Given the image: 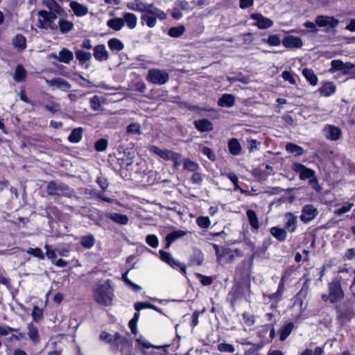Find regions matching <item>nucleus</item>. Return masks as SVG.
<instances>
[{
  "label": "nucleus",
  "instance_id": "1",
  "mask_svg": "<svg viewBox=\"0 0 355 355\" xmlns=\"http://www.w3.org/2000/svg\"><path fill=\"white\" fill-rule=\"evenodd\" d=\"M343 277H336L328 284V294L322 295V300L324 302H329L331 304L340 302L345 298V292L341 286V281Z\"/></svg>",
  "mask_w": 355,
  "mask_h": 355
},
{
  "label": "nucleus",
  "instance_id": "2",
  "mask_svg": "<svg viewBox=\"0 0 355 355\" xmlns=\"http://www.w3.org/2000/svg\"><path fill=\"white\" fill-rule=\"evenodd\" d=\"M94 297L96 302L102 306L112 305L114 293L108 282L98 285L94 290Z\"/></svg>",
  "mask_w": 355,
  "mask_h": 355
},
{
  "label": "nucleus",
  "instance_id": "3",
  "mask_svg": "<svg viewBox=\"0 0 355 355\" xmlns=\"http://www.w3.org/2000/svg\"><path fill=\"white\" fill-rule=\"evenodd\" d=\"M146 78L153 84L164 85L168 80L169 76L165 70L151 69L148 71Z\"/></svg>",
  "mask_w": 355,
  "mask_h": 355
},
{
  "label": "nucleus",
  "instance_id": "4",
  "mask_svg": "<svg viewBox=\"0 0 355 355\" xmlns=\"http://www.w3.org/2000/svg\"><path fill=\"white\" fill-rule=\"evenodd\" d=\"M213 247L215 250L218 263H229L233 261L234 254L230 249L219 247L216 244H213Z\"/></svg>",
  "mask_w": 355,
  "mask_h": 355
},
{
  "label": "nucleus",
  "instance_id": "5",
  "mask_svg": "<svg viewBox=\"0 0 355 355\" xmlns=\"http://www.w3.org/2000/svg\"><path fill=\"white\" fill-rule=\"evenodd\" d=\"M354 67L355 65L352 62H343L340 60H334L331 62L329 72L333 73L336 71H341L343 74L348 75Z\"/></svg>",
  "mask_w": 355,
  "mask_h": 355
},
{
  "label": "nucleus",
  "instance_id": "6",
  "mask_svg": "<svg viewBox=\"0 0 355 355\" xmlns=\"http://www.w3.org/2000/svg\"><path fill=\"white\" fill-rule=\"evenodd\" d=\"M293 170L299 174L301 180H306L311 178L310 182H316L317 179L315 177V171L309 168L306 167L304 165L300 163H295L293 166Z\"/></svg>",
  "mask_w": 355,
  "mask_h": 355
},
{
  "label": "nucleus",
  "instance_id": "7",
  "mask_svg": "<svg viewBox=\"0 0 355 355\" xmlns=\"http://www.w3.org/2000/svg\"><path fill=\"white\" fill-rule=\"evenodd\" d=\"M44 79L48 86L53 89H58L63 92H69L71 87L69 83L60 77H55L50 80L45 78Z\"/></svg>",
  "mask_w": 355,
  "mask_h": 355
},
{
  "label": "nucleus",
  "instance_id": "8",
  "mask_svg": "<svg viewBox=\"0 0 355 355\" xmlns=\"http://www.w3.org/2000/svg\"><path fill=\"white\" fill-rule=\"evenodd\" d=\"M315 23L320 28L329 29L336 27L339 24V21L332 16L318 15L315 18Z\"/></svg>",
  "mask_w": 355,
  "mask_h": 355
},
{
  "label": "nucleus",
  "instance_id": "9",
  "mask_svg": "<svg viewBox=\"0 0 355 355\" xmlns=\"http://www.w3.org/2000/svg\"><path fill=\"white\" fill-rule=\"evenodd\" d=\"M111 347L113 350L120 349V351L123 353L125 349L130 348V344L128 340L119 333H115L112 343H111Z\"/></svg>",
  "mask_w": 355,
  "mask_h": 355
},
{
  "label": "nucleus",
  "instance_id": "10",
  "mask_svg": "<svg viewBox=\"0 0 355 355\" xmlns=\"http://www.w3.org/2000/svg\"><path fill=\"white\" fill-rule=\"evenodd\" d=\"M250 18L255 21L254 25L259 29H266L273 25V21L262 15L260 13H254L250 15Z\"/></svg>",
  "mask_w": 355,
  "mask_h": 355
},
{
  "label": "nucleus",
  "instance_id": "11",
  "mask_svg": "<svg viewBox=\"0 0 355 355\" xmlns=\"http://www.w3.org/2000/svg\"><path fill=\"white\" fill-rule=\"evenodd\" d=\"M323 132L325 137L331 141L338 140L342 135L341 130L333 125H327L323 129Z\"/></svg>",
  "mask_w": 355,
  "mask_h": 355
},
{
  "label": "nucleus",
  "instance_id": "12",
  "mask_svg": "<svg viewBox=\"0 0 355 355\" xmlns=\"http://www.w3.org/2000/svg\"><path fill=\"white\" fill-rule=\"evenodd\" d=\"M37 26L40 28H50L51 30H56V24H51L48 17V11L40 10L38 12V20Z\"/></svg>",
  "mask_w": 355,
  "mask_h": 355
},
{
  "label": "nucleus",
  "instance_id": "13",
  "mask_svg": "<svg viewBox=\"0 0 355 355\" xmlns=\"http://www.w3.org/2000/svg\"><path fill=\"white\" fill-rule=\"evenodd\" d=\"M282 44L287 49H300L302 46L303 42L299 37L287 35L283 38Z\"/></svg>",
  "mask_w": 355,
  "mask_h": 355
},
{
  "label": "nucleus",
  "instance_id": "14",
  "mask_svg": "<svg viewBox=\"0 0 355 355\" xmlns=\"http://www.w3.org/2000/svg\"><path fill=\"white\" fill-rule=\"evenodd\" d=\"M159 254L160 258L162 261L166 262L168 264H169L173 268L179 267L180 268V271L182 272V273H186V267L179 261L175 260L169 253L166 252L163 250H160Z\"/></svg>",
  "mask_w": 355,
  "mask_h": 355
},
{
  "label": "nucleus",
  "instance_id": "15",
  "mask_svg": "<svg viewBox=\"0 0 355 355\" xmlns=\"http://www.w3.org/2000/svg\"><path fill=\"white\" fill-rule=\"evenodd\" d=\"M318 212L317 209L311 205L303 207L300 218L303 221H310L315 218Z\"/></svg>",
  "mask_w": 355,
  "mask_h": 355
},
{
  "label": "nucleus",
  "instance_id": "16",
  "mask_svg": "<svg viewBox=\"0 0 355 355\" xmlns=\"http://www.w3.org/2000/svg\"><path fill=\"white\" fill-rule=\"evenodd\" d=\"M69 6L74 15L78 17H85L89 12L88 8L86 6L76 1H71Z\"/></svg>",
  "mask_w": 355,
  "mask_h": 355
},
{
  "label": "nucleus",
  "instance_id": "17",
  "mask_svg": "<svg viewBox=\"0 0 355 355\" xmlns=\"http://www.w3.org/2000/svg\"><path fill=\"white\" fill-rule=\"evenodd\" d=\"M148 150L150 153L159 156L160 158L164 160H169L173 159L172 155L174 153L172 150L168 149H162L156 146L152 145L148 147Z\"/></svg>",
  "mask_w": 355,
  "mask_h": 355
},
{
  "label": "nucleus",
  "instance_id": "18",
  "mask_svg": "<svg viewBox=\"0 0 355 355\" xmlns=\"http://www.w3.org/2000/svg\"><path fill=\"white\" fill-rule=\"evenodd\" d=\"M94 58L98 62H104L108 60L109 53L104 44H99L94 48Z\"/></svg>",
  "mask_w": 355,
  "mask_h": 355
},
{
  "label": "nucleus",
  "instance_id": "19",
  "mask_svg": "<svg viewBox=\"0 0 355 355\" xmlns=\"http://www.w3.org/2000/svg\"><path fill=\"white\" fill-rule=\"evenodd\" d=\"M74 28V24L73 21L64 19L60 18L58 24L57 25V29H58L60 34L66 35L71 32Z\"/></svg>",
  "mask_w": 355,
  "mask_h": 355
},
{
  "label": "nucleus",
  "instance_id": "20",
  "mask_svg": "<svg viewBox=\"0 0 355 355\" xmlns=\"http://www.w3.org/2000/svg\"><path fill=\"white\" fill-rule=\"evenodd\" d=\"M144 12L146 14L154 16L159 20H164L166 18V13L162 10L154 6L153 4H146Z\"/></svg>",
  "mask_w": 355,
  "mask_h": 355
},
{
  "label": "nucleus",
  "instance_id": "21",
  "mask_svg": "<svg viewBox=\"0 0 355 355\" xmlns=\"http://www.w3.org/2000/svg\"><path fill=\"white\" fill-rule=\"evenodd\" d=\"M336 85L331 82H324L322 84L318 91L321 96L328 97L336 92Z\"/></svg>",
  "mask_w": 355,
  "mask_h": 355
},
{
  "label": "nucleus",
  "instance_id": "22",
  "mask_svg": "<svg viewBox=\"0 0 355 355\" xmlns=\"http://www.w3.org/2000/svg\"><path fill=\"white\" fill-rule=\"evenodd\" d=\"M122 18L124 24H125L130 29H134L137 26L138 19L135 14L125 12L122 14Z\"/></svg>",
  "mask_w": 355,
  "mask_h": 355
},
{
  "label": "nucleus",
  "instance_id": "23",
  "mask_svg": "<svg viewBox=\"0 0 355 355\" xmlns=\"http://www.w3.org/2000/svg\"><path fill=\"white\" fill-rule=\"evenodd\" d=\"M59 62L69 64L73 59V53L68 49L63 48L58 53Z\"/></svg>",
  "mask_w": 355,
  "mask_h": 355
},
{
  "label": "nucleus",
  "instance_id": "24",
  "mask_svg": "<svg viewBox=\"0 0 355 355\" xmlns=\"http://www.w3.org/2000/svg\"><path fill=\"white\" fill-rule=\"evenodd\" d=\"M196 128L200 132H209L212 130V123L207 119H202L195 121L194 122Z\"/></svg>",
  "mask_w": 355,
  "mask_h": 355
},
{
  "label": "nucleus",
  "instance_id": "25",
  "mask_svg": "<svg viewBox=\"0 0 355 355\" xmlns=\"http://www.w3.org/2000/svg\"><path fill=\"white\" fill-rule=\"evenodd\" d=\"M107 26L116 31H119L124 26V20L122 17L112 18L107 21Z\"/></svg>",
  "mask_w": 355,
  "mask_h": 355
},
{
  "label": "nucleus",
  "instance_id": "26",
  "mask_svg": "<svg viewBox=\"0 0 355 355\" xmlns=\"http://www.w3.org/2000/svg\"><path fill=\"white\" fill-rule=\"evenodd\" d=\"M228 149L232 155H240L242 148L237 139H231L228 142Z\"/></svg>",
  "mask_w": 355,
  "mask_h": 355
},
{
  "label": "nucleus",
  "instance_id": "27",
  "mask_svg": "<svg viewBox=\"0 0 355 355\" xmlns=\"http://www.w3.org/2000/svg\"><path fill=\"white\" fill-rule=\"evenodd\" d=\"M146 3H143L141 0H134L133 1L128 2L126 7L133 11L144 12L146 9Z\"/></svg>",
  "mask_w": 355,
  "mask_h": 355
},
{
  "label": "nucleus",
  "instance_id": "28",
  "mask_svg": "<svg viewBox=\"0 0 355 355\" xmlns=\"http://www.w3.org/2000/svg\"><path fill=\"white\" fill-rule=\"evenodd\" d=\"M234 103V97L232 94H225L218 100V104L220 107H230Z\"/></svg>",
  "mask_w": 355,
  "mask_h": 355
},
{
  "label": "nucleus",
  "instance_id": "29",
  "mask_svg": "<svg viewBox=\"0 0 355 355\" xmlns=\"http://www.w3.org/2000/svg\"><path fill=\"white\" fill-rule=\"evenodd\" d=\"M108 47L112 51L119 52L124 49L123 43L117 38H111L107 42Z\"/></svg>",
  "mask_w": 355,
  "mask_h": 355
},
{
  "label": "nucleus",
  "instance_id": "30",
  "mask_svg": "<svg viewBox=\"0 0 355 355\" xmlns=\"http://www.w3.org/2000/svg\"><path fill=\"white\" fill-rule=\"evenodd\" d=\"M46 191L48 194L51 196H60L64 194L62 187L53 182H51L48 184Z\"/></svg>",
  "mask_w": 355,
  "mask_h": 355
},
{
  "label": "nucleus",
  "instance_id": "31",
  "mask_svg": "<svg viewBox=\"0 0 355 355\" xmlns=\"http://www.w3.org/2000/svg\"><path fill=\"white\" fill-rule=\"evenodd\" d=\"M336 312L339 315V317L344 319H350L355 315V309L350 307L349 309H342L340 306L336 307Z\"/></svg>",
  "mask_w": 355,
  "mask_h": 355
},
{
  "label": "nucleus",
  "instance_id": "32",
  "mask_svg": "<svg viewBox=\"0 0 355 355\" xmlns=\"http://www.w3.org/2000/svg\"><path fill=\"white\" fill-rule=\"evenodd\" d=\"M26 71L24 68V67L21 64H18L16 67L14 75H13V79L15 81L19 83L25 80L26 76Z\"/></svg>",
  "mask_w": 355,
  "mask_h": 355
},
{
  "label": "nucleus",
  "instance_id": "33",
  "mask_svg": "<svg viewBox=\"0 0 355 355\" xmlns=\"http://www.w3.org/2000/svg\"><path fill=\"white\" fill-rule=\"evenodd\" d=\"M75 55L76 59L81 65H83L86 62L89 61L92 58V53L83 50H77L75 52Z\"/></svg>",
  "mask_w": 355,
  "mask_h": 355
},
{
  "label": "nucleus",
  "instance_id": "34",
  "mask_svg": "<svg viewBox=\"0 0 355 355\" xmlns=\"http://www.w3.org/2000/svg\"><path fill=\"white\" fill-rule=\"evenodd\" d=\"M186 234V232L183 230H178L174 231L169 234H168L166 237V240L167 243L166 245V248H168L171 245V243L175 241L177 239L180 238Z\"/></svg>",
  "mask_w": 355,
  "mask_h": 355
},
{
  "label": "nucleus",
  "instance_id": "35",
  "mask_svg": "<svg viewBox=\"0 0 355 355\" xmlns=\"http://www.w3.org/2000/svg\"><path fill=\"white\" fill-rule=\"evenodd\" d=\"M157 19L154 16L145 13L141 17V23L146 24L149 28H153L157 24Z\"/></svg>",
  "mask_w": 355,
  "mask_h": 355
},
{
  "label": "nucleus",
  "instance_id": "36",
  "mask_svg": "<svg viewBox=\"0 0 355 355\" xmlns=\"http://www.w3.org/2000/svg\"><path fill=\"white\" fill-rule=\"evenodd\" d=\"M302 74L311 85L315 86L317 85L318 80L312 69L305 68L302 71Z\"/></svg>",
  "mask_w": 355,
  "mask_h": 355
},
{
  "label": "nucleus",
  "instance_id": "37",
  "mask_svg": "<svg viewBox=\"0 0 355 355\" xmlns=\"http://www.w3.org/2000/svg\"><path fill=\"white\" fill-rule=\"evenodd\" d=\"M270 233L274 237L280 241L286 239V231L284 229L274 227L270 229Z\"/></svg>",
  "mask_w": 355,
  "mask_h": 355
},
{
  "label": "nucleus",
  "instance_id": "38",
  "mask_svg": "<svg viewBox=\"0 0 355 355\" xmlns=\"http://www.w3.org/2000/svg\"><path fill=\"white\" fill-rule=\"evenodd\" d=\"M26 38L21 34L17 35L12 40V44L18 49L23 50L26 48Z\"/></svg>",
  "mask_w": 355,
  "mask_h": 355
},
{
  "label": "nucleus",
  "instance_id": "39",
  "mask_svg": "<svg viewBox=\"0 0 355 355\" xmlns=\"http://www.w3.org/2000/svg\"><path fill=\"white\" fill-rule=\"evenodd\" d=\"M185 32V27L183 25L171 27L168 31V34L171 37H179Z\"/></svg>",
  "mask_w": 355,
  "mask_h": 355
},
{
  "label": "nucleus",
  "instance_id": "40",
  "mask_svg": "<svg viewBox=\"0 0 355 355\" xmlns=\"http://www.w3.org/2000/svg\"><path fill=\"white\" fill-rule=\"evenodd\" d=\"M83 129L81 128H75L69 135L68 139L71 143H78L82 139Z\"/></svg>",
  "mask_w": 355,
  "mask_h": 355
},
{
  "label": "nucleus",
  "instance_id": "41",
  "mask_svg": "<svg viewBox=\"0 0 355 355\" xmlns=\"http://www.w3.org/2000/svg\"><path fill=\"white\" fill-rule=\"evenodd\" d=\"M263 42L267 43L270 46H279L282 40L278 35H270L267 39H263Z\"/></svg>",
  "mask_w": 355,
  "mask_h": 355
},
{
  "label": "nucleus",
  "instance_id": "42",
  "mask_svg": "<svg viewBox=\"0 0 355 355\" xmlns=\"http://www.w3.org/2000/svg\"><path fill=\"white\" fill-rule=\"evenodd\" d=\"M286 150L296 156L301 155L304 153V150L302 147L296 144L288 143L286 146Z\"/></svg>",
  "mask_w": 355,
  "mask_h": 355
},
{
  "label": "nucleus",
  "instance_id": "43",
  "mask_svg": "<svg viewBox=\"0 0 355 355\" xmlns=\"http://www.w3.org/2000/svg\"><path fill=\"white\" fill-rule=\"evenodd\" d=\"M43 4L51 11H55V12H62V8L58 4L55 0H44Z\"/></svg>",
  "mask_w": 355,
  "mask_h": 355
},
{
  "label": "nucleus",
  "instance_id": "44",
  "mask_svg": "<svg viewBox=\"0 0 355 355\" xmlns=\"http://www.w3.org/2000/svg\"><path fill=\"white\" fill-rule=\"evenodd\" d=\"M80 242L83 247L89 249L94 245V238L92 235L83 236L80 238Z\"/></svg>",
  "mask_w": 355,
  "mask_h": 355
},
{
  "label": "nucleus",
  "instance_id": "45",
  "mask_svg": "<svg viewBox=\"0 0 355 355\" xmlns=\"http://www.w3.org/2000/svg\"><path fill=\"white\" fill-rule=\"evenodd\" d=\"M293 327L294 325L293 323H288L284 328H282L280 331L279 339L282 341L285 340L292 332Z\"/></svg>",
  "mask_w": 355,
  "mask_h": 355
},
{
  "label": "nucleus",
  "instance_id": "46",
  "mask_svg": "<svg viewBox=\"0 0 355 355\" xmlns=\"http://www.w3.org/2000/svg\"><path fill=\"white\" fill-rule=\"evenodd\" d=\"M184 168L189 171H196L198 170L199 166L196 162L189 159H185L183 162Z\"/></svg>",
  "mask_w": 355,
  "mask_h": 355
},
{
  "label": "nucleus",
  "instance_id": "47",
  "mask_svg": "<svg viewBox=\"0 0 355 355\" xmlns=\"http://www.w3.org/2000/svg\"><path fill=\"white\" fill-rule=\"evenodd\" d=\"M28 335L29 338L35 343L38 341V331L33 325L28 326Z\"/></svg>",
  "mask_w": 355,
  "mask_h": 355
},
{
  "label": "nucleus",
  "instance_id": "48",
  "mask_svg": "<svg viewBox=\"0 0 355 355\" xmlns=\"http://www.w3.org/2000/svg\"><path fill=\"white\" fill-rule=\"evenodd\" d=\"M176 10H188L189 9V3L185 0H176L174 3Z\"/></svg>",
  "mask_w": 355,
  "mask_h": 355
},
{
  "label": "nucleus",
  "instance_id": "49",
  "mask_svg": "<svg viewBox=\"0 0 355 355\" xmlns=\"http://www.w3.org/2000/svg\"><path fill=\"white\" fill-rule=\"evenodd\" d=\"M26 252L28 254H31L33 257L39 258L40 259H44V254H43L42 250L39 248H30L27 250Z\"/></svg>",
  "mask_w": 355,
  "mask_h": 355
},
{
  "label": "nucleus",
  "instance_id": "50",
  "mask_svg": "<svg viewBox=\"0 0 355 355\" xmlns=\"http://www.w3.org/2000/svg\"><path fill=\"white\" fill-rule=\"evenodd\" d=\"M324 349L321 347H316L314 349H306L304 350L301 355H322Z\"/></svg>",
  "mask_w": 355,
  "mask_h": 355
},
{
  "label": "nucleus",
  "instance_id": "51",
  "mask_svg": "<svg viewBox=\"0 0 355 355\" xmlns=\"http://www.w3.org/2000/svg\"><path fill=\"white\" fill-rule=\"evenodd\" d=\"M353 203L347 202L341 208H339L334 211V214L337 216H340L343 214L348 212L353 207Z\"/></svg>",
  "mask_w": 355,
  "mask_h": 355
},
{
  "label": "nucleus",
  "instance_id": "52",
  "mask_svg": "<svg viewBox=\"0 0 355 355\" xmlns=\"http://www.w3.org/2000/svg\"><path fill=\"white\" fill-rule=\"evenodd\" d=\"M46 250V256L49 259H51V261L55 260L58 254L57 250H52L51 246L46 244L44 246Z\"/></svg>",
  "mask_w": 355,
  "mask_h": 355
},
{
  "label": "nucleus",
  "instance_id": "53",
  "mask_svg": "<svg viewBox=\"0 0 355 355\" xmlns=\"http://www.w3.org/2000/svg\"><path fill=\"white\" fill-rule=\"evenodd\" d=\"M195 257H193L192 261L193 263L200 266L204 260V255L201 250L195 251Z\"/></svg>",
  "mask_w": 355,
  "mask_h": 355
},
{
  "label": "nucleus",
  "instance_id": "54",
  "mask_svg": "<svg viewBox=\"0 0 355 355\" xmlns=\"http://www.w3.org/2000/svg\"><path fill=\"white\" fill-rule=\"evenodd\" d=\"M122 279L134 291H138L141 290V287L139 286L134 284L128 278V272H126L122 275Z\"/></svg>",
  "mask_w": 355,
  "mask_h": 355
},
{
  "label": "nucleus",
  "instance_id": "55",
  "mask_svg": "<svg viewBox=\"0 0 355 355\" xmlns=\"http://www.w3.org/2000/svg\"><path fill=\"white\" fill-rule=\"evenodd\" d=\"M127 132L130 134L139 135L140 125L139 123H131L127 127Z\"/></svg>",
  "mask_w": 355,
  "mask_h": 355
},
{
  "label": "nucleus",
  "instance_id": "56",
  "mask_svg": "<svg viewBox=\"0 0 355 355\" xmlns=\"http://www.w3.org/2000/svg\"><path fill=\"white\" fill-rule=\"evenodd\" d=\"M90 105L91 107L94 110H98L101 107V103L100 101V98L97 96H93L90 99Z\"/></svg>",
  "mask_w": 355,
  "mask_h": 355
},
{
  "label": "nucleus",
  "instance_id": "57",
  "mask_svg": "<svg viewBox=\"0 0 355 355\" xmlns=\"http://www.w3.org/2000/svg\"><path fill=\"white\" fill-rule=\"evenodd\" d=\"M218 349L220 352H227L230 353H232L234 352V347L231 344L227 343H220L218 346Z\"/></svg>",
  "mask_w": 355,
  "mask_h": 355
},
{
  "label": "nucleus",
  "instance_id": "58",
  "mask_svg": "<svg viewBox=\"0 0 355 355\" xmlns=\"http://www.w3.org/2000/svg\"><path fill=\"white\" fill-rule=\"evenodd\" d=\"M107 147V141L104 139H99L96 142L95 148L97 151H104Z\"/></svg>",
  "mask_w": 355,
  "mask_h": 355
},
{
  "label": "nucleus",
  "instance_id": "59",
  "mask_svg": "<svg viewBox=\"0 0 355 355\" xmlns=\"http://www.w3.org/2000/svg\"><path fill=\"white\" fill-rule=\"evenodd\" d=\"M17 329L11 328L6 325H0V336H4L8 335L12 332H17Z\"/></svg>",
  "mask_w": 355,
  "mask_h": 355
},
{
  "label": "nucleus",
  "instance_id": "60",
  "mask_svg": "<svg viewBox=\"0 0 355 355\" xmlns=\"http://www.w3.org/2000/svg\"><path fill=\"white\" fill-rule=\"evenodd\" d=\"M282 76L284 80L288 81L291 84H292V85L296 84V80L291 72L287 71H283Z\"/></svg>",
  "mask_w": 355,
  "mask_h": 355
},
{
  "label": "nucleus",
  "instance_id": "61",
  "mask_svg": "<svg viewBox=\"0 0 355 355\" xmlns=\"http://www.w3.org/2000/svg\"><path fill=\"white\" fill-rule=\"evenodd\" d=\"M146 242L153 248H156L158 245L157 238L153 234H150L146 236Z\"/></svg>",
  "mask_w": 355,
  "mask_h": 355
},
{
  "label": "nucleus",
  "instance_id": "62",
  "mask_svg": "<svg viewBox=\"0 0 355 355\" xmlns=\"http://www.w3.org/2000/svg\"><path fill=\"white\" fill-rule=\"evenodd\" d=\"M31 315L33 320H39L42 317V311L38 306H34Z\"/></svg>",
  "mask_w": 355,
  "mask_h": 355
},
{
  "label": "nucleus",
  "instance_id": "63",
  "mask_svg": "<svg viewBox=\"0 0 355 355\" xmlns=\"http://www.w3.org/2000/svg\"><path fill=\"white\" fill-rule=\"evenodd\" d=\"M247 142H248V148H249L250 151H253V150L257 149L258 146L260 145L259 141H258L256 139H248Z\"/></svg>",
  "mask_w": 355,
  "mask_h": 355
},
{
  "label": "nucleus",
  "instance_id": "64",
  "mask_svg": "<svg viewBox=\"0 0 355 355\" xmlns=\"http://www.w3.org/2000/svg\"><path fill=\"white\" fill-rule=\"evenodd\" d=\"M353 275H354L352 284L349 286V291L352 293V298L351 299V303L353 305L355 304V270H353Z\"/></svg>",
  "mask_w": 355,
  "mask_h": 355
}]
</instances>
